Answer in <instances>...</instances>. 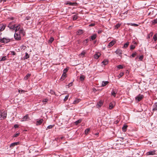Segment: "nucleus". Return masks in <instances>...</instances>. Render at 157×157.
<instances>
[{
  "mask_svg": "<svg viewBox=\"0 0 157 157\" xmlns=\"http://www.w3.org/2000/svg\"><path fill=\"white\" fill-rule=\"evenodd\" d=\"M128 45H129V42H126V43H125V44H124L123 46V48H126L128 47Z\"/></svg>",
  "mask_w": 157,
  "mask_h": 157,
  "instance_id": "473e14b6",
  "label": "nucleus"
},
{
  "mask_svg": "<svg viewBox=\"0 0 157 157\" xmlns=\"http://www.w3.org/2000/svg\"><path fill=\"white\" fill-rule=\"evenodd\" d=\"M115 41L112 40L109 43V47H111L115 43Z\"/></svg>",
  "mask_w": 157,
  "mask_h": 157,
  "instance_id": "6ab92c4d",
  "label": "nucleus"
},
{
  "mask_svg": "<svg viewBox=\"0 0 157 157\" xmlns=\"http://www.w3.org/2000/svg\"><path fill=\"white\" fill-rule=\"evenodd\" d=\"M117 93V91L116 89H112L111 92V95L112 96L115 97L116 96V94Z\"/></svg>",
  "mask_w": 157,
  "mask_h": 157,
  "instance_id": "1a4fd4ad",
  "label": "nucleus"
},
{
  "mask_svg": "<svg viewBox=\"0 0 157 157\" xmlns=\"http://www.w3.org/2000/svg\"><path fill=\"white\" fill-rule=\"evenodd\" d=\"M81 120H79L76 121L75 123V124L77 125L79 123H80L81 122Z\"/></svg>",
  "mask_w": 157,
  "mask_h": 157,
  "instance_id": "c03bdc74",
  "label": "nucleus"
},
{
  "mask_svg": "<svg viewBox=\"0 0 157 157\" xmlns=\"http://www.w3.org/2000/svg\"><path fill=\"white\" fill-rule=\"evenodd\" d=\"M103 104L102 101L101 100L100 101L98 102L97 104L96 105L97 107V108H99L101 107Z\"/></svg>",
  "mask_w": 157,
  "mask_h": 157,
  "instance_id": "4468645a",
  "label": "nucleus"
},
{
  "mask_svg": "<svg viewBox=\"0 0 157 157\" xmlns=\"http://www.w3.org/2000/svg\"><path fill=\"white\" fill-rule=\"evenodd\" d=\"M86 53V50H84L79 54V56L81 58H83L85 56V55Z\"/></svg>",
  "mask_w": 157,
  "mask_h": 157,
  "instance_id": "9b49d317",
  "label": "nucleus"
},
{
  "mask_svg": "<svg viewBox=\"0 0 157 157\" xmlns=\"http://www.w3.org/2000/svg\"><path fill=\"white\" fill-rule=\"evenodd\" d=\"M150 38V34H148L147 35V38Z\"/></svg>",
  "mask_w": 157,
  "mask_h": 157,
  "instance_id": "052dcab7",
  "label": "nucleus"
},
{
  "mask_svg": "<svg viewBox=\"0 0 157 157\" xmlns=\"http://www.w3.org/2000/svg\"><path fill=\"white\" fill-rule=\"evenodd\" d=\"M28 118H29V115H28V114H26L22 119L21 121H25Z\"/></svg>",
  "mask_w": 157,
  "mask_h": 157,
  "instance_id": "dca6fc26",
  "label": "nucleus"
},
{
  "mask_svg": "<svg viewBox=\"0 0 157 157\" xmlns=\"http://www.w3.org/2000/svg\"><path fill=\"white\" fill-rule=\"evenodd\" d=\"M67 77V75L66 74H63L62 75V76L60 78V79L62 80H64Z\"/></svg>",
  "mask_w": 157,
  "mask_h": 157,
  "instance_id": "5701e85b",
  "label": "nucleus"
},
{
  "mask_svg": "<svg viewBox=\"0 0 157 157\" xmlns=\"http://www.w3.org/2000/svg\"><path fill=\"white\" fill-rule=\"evenodd\" d=\"M19 144V143L18 142L12 143L10 144V147L11 148H13V147H14L16 145Z\"/></svg>",
  "mask_w": 157,
  "mask_h": 157,
  "instance_id": "9d476101",
  "label": "nucleus"
},
{
  "mask_svg": "<svg viewBox=\"0 0 157 157\" xmlns=\"http://www.w3.org/2000/svg\"><path fill=\"white\" fill-rule=\"evenodd\" d=\"M124 74V73L123 72H121L119 74V75H118V77L119 78H120L122 76H123V75Z\"/></svg>",
  "mask_w": 157,
  "mask_h": 157,
  "instance_id": "79ce46f5",
  "label": "nucleus"
},
{
  "mask_svg": "<svg viewBox=\"0 0 157 157\" xmlns=\"http://www.w3.org/2000/svg\"><path fill=\"white\" fill-rule=\"evenodd\" d=\"M77 19V17L76 15H74L73 17V20L74 21L76 20Z\"/></svg>",
  "mask_w": 157,
  "mask_h": 157,
  "instance_id": "a18cd8bd",
  "label": "nucleus"
},
{
  "mask_svg": "<svg viewBox=\"0 0 157 157\" xmlns=\"http://www.w3.org/2000/svg\"><path fill=\"white\" fill-rule=\"evenodd\" d=\"M102 63H103L104 65H106L108 63V61H104L102 62Z\"/></svg>",
  "mask_w": 157,
  "mask_h": 157,
  "instance_id": "3c124183",
  "label": "nucleus"
},
{
  "mask_svg": "<svg viewBox=\"0 0 157 157\" xmlns=\"http://www.w3.org/2000/svg\"><path fill=\"white\" fill-rule=\"evenodd\" d=\"M54 126V125H49L47 127V128H46V129H51Z\"/></svg>",
  "mask_w": 157,
  "mask_h": 157,
  "instance_id": "f704fd0d",
  "label": "nucleus"
},
{
  "mask_svg": "<svg viewBox=\"0 0 157 157\" xmlns=\"http://www.w3.org/2000/svg\"><path fill=\"white\" fill-rule=\"evenodd\" d=\"M94 24H90L89 25V26H94Z\"/></svg>",
  "mask_w": 157,
  "mask_h": 157,
  "instance_id": "bf43d9fd",
  "label": "nucleus"
},
{
  "mask_svg": "<svg viewBox=\"0 0 157 157\" xmlns=\"http://www.w3.org/2000/svg\"><path fill=\"white\" fill-rule=\"evenodd\" d=\"M5 27V25L2 24H0V32L4 30Z\"/></svg>",
  "mask_w": 157,
  "mask_h": 157,
  "instance_id": "f8f14e48",
  "label": "nucleus"
},
{
  "mask_svg": "<svg viewBox=\"0 0 157 157\" xmlns=\"http://www.w3.org/2000/svg\"><path fill=\"white\" fill-rule=\"evenodd\" d=\"M25 33L23 29H21L18 32H15V33L14 34V39L17 40H20L21 39V36H24Z\"/></svg>",
  "mask_w": 157,
  "mask_h": 157,
  "instance_id": "f257e3e1",
  "label": "nucleus"
},
{
  "mask_svg": "<svg viewBox=\"0 0 157 157\" xmlns=\"http://www.w3.org/2000/svg\"><path fill=\"white\" fill-rule=\"evenodd\" d=\"M49 92L52 94H55V92L53 90H50V91H49Z\"/></svg>",
  "mask_w": 157,
  "mask_h": 157,
  "instance_id": "4c0bfd02",
  "label": "nucleus"
},
{
  "mask_svg": "<svg viewBox=\"0 0 157 157\" xmlns=\"http://www.w3.org/2000/svg\"><path fill=\"white\" fill-rule=\"evenodd\" d=\"M29 23L30 24H31V23H32V21H29Z\"/></svg>",
  "mask_w": 157,
  "mask_h": 157,
  "instance_id": "e2e57ef3",
  "label": "nucleus"
},
{
  "mask_svg": "<svg viewBox=\"0 0 157 157\" xmlns=\"http://www.w3.org/2000/svg\"><path fill=\"white\" fill-rule=\"evenodd\" d=\"M54 40V38L51 37L48 41V43L51 44Z\"/></svg>",
  "mask_w": 157,
  "mask_h": 157,
  "instance_id": "c85d7f7f",
  "label": "nucleus"
},
{
  "mask_svg": "<svg viewBox=\"0 0 157 157\" xmlns=\"http://www.w3.org/2000/svg\"><path fill=\"white\" fill-rule=\"evenodd\" d=\"M121 25V24H119V23L117 24L116 25H115V29H118L120 27Z\"/></svg>",
  "mask_w": 157,
  "mask_h": 157,
  "instance_id": "7c9ffc66",
  "label": "nucleus"
},
{
  "mask_svg": "<svg viewBox=\"0 0 157 157\" xmlns=\"http://www.w3.org/2000/svg\"><path fill=\"white\" fill-rule=\"evenodd\" d=\"M31 17H25V23H26L27 24L29 23L28 21L27 22V21L29 20H30Z\"/></svg>",
  "mask_w": 157,
  "mask_h": 157,
  "instance_id": "cd10ccee",
  "label": "nucleus"
},
{
  "mask_svg": "<svg viewBox=\"0 0 157 157\" xmlns=\"http://www.w3.org/2000/svg\"><path fill=\"white\" fill-rule=\"evenodd\" d=\"M68 97H69V95H67V96H66V97H65V98H64V100H63L64 101H66L67 100V99H68Z\"/></svg>",
  "mask_w": 157,
  "mask_h": 157,
  "instance_id": "37998d69",
  "label": "nucleus"
},
{
  "mask_svg": "<svg viewBox=\"0 0 157 157\" xmlns=\"http://www.w3.org/2000/svg\"><path fill=\"white\" fill-rule=\"evenodd\" d=\"M155 47L156 48H157V44L156 45Z\"/></svg>",
  "mask_w": 157,
  "mask_h": 157,
  "instance_id": "338daca9",
  "label": "nucleus"
},
{
  "mask_svg": "<svg viewBox=\"0 0 157 157\" xmlns=\"http://www.w3.org/2000/svg\"><path fill=\"white\" fill-rule=\"evenodd\" d=\"M72 85H73V83L72 82H71L69 84L68 86L70 87V86H71Z\"/></svg>",
  "mask_w": 157,
  "mask_h": 157,
  "instance_id": "4d7b16f0",
  "label": "nucleus"
},
{
  "mask_svg": "<svg viewBox=\"0 0 157 157\" xmlns=\"http://www.w3.org/2000/svg\"><path fill=\"white\" fill-rule=\"evenodd\" d=\"M108 84V81H103L102 83V86H104Z\"/></svg>",
  "mask_w": 157,
  "mask_h": 157,
  "instance_id": "c756f323",
  "label": "nucleus"
},
{
  "mask_svg": "<svg viewBox=\"0 0 157 157\" xmlns=\"http://www.w3.org/2000/svg\"><path fill=\"white\" fill-rule=\"evenodd\" d=\"M18 127H19V125L17 124H15L14 125V127L15 128H17Z\"/></svg>",
  "mask_w": 157,
  "mask_h": 157,
  "instance_id": "5fc2aeb1",
  "label": "nucleus"
},
{
  "mask_svg": "<svg viewBox=\"0 0 157 157\" xmlns=\"http://www.w3.org/2000/svg\"><path fill=\"white\" fill-rule=\"evenodd\" d=\"M63 137H61V139H63Z\"/></svg>",
  "mask_w": 157,
  "mask_h": 157,
  "instance_id": "774afa93",
  "label": "nucleus"
},
{
  "mask_svg": "<svg viewBox=\"0 0 157 157\" xmlns=\"http://www.w3.org/2000/svg\"><path fill=\"white\" fill-rule=\"evenodd\" d=\"M8 27L10 28V29H12L13 30H14L15 29V25H11L10 24H9Z\"/></svg>",
  "mask_w": 157,
  "mask_h": 157,
  "instance_id": "412c9836",
  "label": "nucleus"
},
{
  "mask_svg": "<svg viewBox=\"0 0 157 157\" xmlns=\"http://www.w3.org/2000/svg\"><path fill=\"white\" fill-rule=\"evenodd\" d=\"M48 101V100L47 98H45V99H44L43 100V102H47Z\"/></svg>",
  "mask_w": 157,
  "mask_h": 157,
  "instance_id": "6e6d98bb",
  "label": "nucleus"
},
{
  "mask_svg": "<svg viewBox=\"0 0 157 157\" xmlns=\"http://www.w3.org/2000/svg\"><path fill=\"white\" fill-rule=\"evenodd\" d=\"M127 25H130L131 26H134L135 27L138 26L139 25V24H137L135 23H127Z\"/></svg>",
  "mask_w": 157,
  "mask_h": 157,
  "instance_id": "b1692460",
  "label": "nucleus"
},
{
  "mask_svg": "<svg viewBox=\"0 0 157 157\" xmlns=\"http://www.w3.org/2000/svg\"><path fill=\"white\" fill-rule=\"evenodd\" d=\"M6 0H2L3 1V2H5L6 1Z\"/></svg>",
  "mask_w": 157,
  "mask_h": 157,
  "instance_id": "0e129e2a",
  "label": "nucleus"
},
{
  "mask_svg": "<svg viewBox=\"0 0 157 157\" xmlns=\"http://www.w3.org/2000/svg\"><path fill=\"white\" fill-rule=\"evenodd\" d=\"M156 151L153 150L152 151H150L147 152V155H153L155 154V152Z\"/></svg>",
  "mask_w": 157,
  "mask_h": 157,
  "instance_id": "0eeeda50",
  "label": "nucleus"
},
{
  "mask_svg": "<svg viewBox=\"0 0 157 157\" xmlns=\"http://www.w3.org/2000/svg\"><path fill=\"white\" fill-rule=\"evenodd\" d=\"M11 54L13 55H16V53L14 51H12L11 52Z\"/></svg>",
  "mask_w": 157,
  "mask_h": 157,
  "instance_id": "864d4df0",
  "label": "nucleus"
},
{
  "mask_svg": "<svg viewBox=\"0 0 157 157\" xmlns=\"http://www.w3.org/2000/svg\"><path fill=\"white\" fill-rule=\"evenodd\" d=\"M128 126L127 125L124 124L122 128V131L124 132H125L127 130V128Z\"/></svg>",
  "mask_w": 157,
  "mask_h": 157,
  "instance_id": "a211bd4d",
  "label": "nucleus"
},
{
  "mask_svg": "<svg viewBox=\"0 0 157 157\" xmlns=\"http://www.w3.org/2000/svg\"><path fill=\"white\" fill-rule=\"evenodd\" d=\"M21 29L20 28V25L15 24L14 30L15 32H18Z\"/></svg>",
  "mask_w": 157,
  "mask_h": 157,
  "instance_id": "20e7f679",
  "label": "nucleus"
},
{
  "mask_svg": "<svg viewBox=\"0 0 157 157\" xmlns=\"http://www.w3.org/2000/svg\"><path fill=\"white\" fill-rule=\"evenodd\" d=\"M83 33V31L82 29H80L77 32V35H80Z\"/></svg>",
  "mask_w": 157,
  "mask_h": 157,
  "instance_id": "4be33fe9",
  "label": "nucleus"
},
{
  "mask_svg": "<svg viewBox=\"0 0 157 157\" xmlns=\"http://www.w3.org/2000/svg\"><path fill=\"white\" fill-rule=\"evenodd\" d=\"M6 113L4 111H2L0 112V118H4L6 117Z\"/></svg>",
  "mask_w": 157,
  "mask_h": 157,
  "instance_id": "f03ea898",
  "label": "nucleus"
},
{
  "mask_svg": "<svg viewBox=\"0 0 157 157\" xmlns=\"http://www.w3.org/2000/svg\"><path fill=\"white\" fill-rule=\"evenodd\" d=\"M96 90L95 89H94L93 90V91H96Z\"/></svg>",
  "mask_w": 157,
  "mask_h": 157,
  "instance_id": "69168bd1",
  "label": "nucleus"
},
{
  "mask_svg": "<svg viewBox=\"0 0 157 157\" xmlns=\"http://www.w3.org/2000/svg\"><path fill=\"white\" fill-rule=\"evenodd\" d=\"M81 100L79 98L76 99L75 100L73 101V104H77Z\"/></svg>",
  "mask_w": 157,
  "mask_h": 157,
  "instance_id": "2eb2a0df",
  "label": "nucleus"
},
{
  "mask_svg": "<svg viewBox=\"0 0 157 157\" xmlns=\"http://www.w3.org/2000/svg\"><path fill=\"white\" fill-rule=\"evenodd\" d=\"M1 42V43H8L10 41V40L3 38L2 39H0Z\"/></svg>",
  "mask_w": 157,
  "mask_h": 157,
  "instance_id": "39448f33",
  "label": "nucleus"
},
{
  "mask_svg": "<svg viewBox=\"0 0 157 157\" xmlns=\"http://www.w3.org/2000/svg\"><path fill=\"white\" fill-rule=\"evenodd\" d=\"M85 76L83 75H81L80 76V79L82 81H83L84 80Z\"/></svg>",
  "mask_w": 157,
  "mask_h": 157,
  "instance_id": "72a5a7b5",
  "label": "nucleus"
},
{
  "mask_svg": "<svg viewBox=\"0 0 157 157\" xmlns=\"http://www.w3.org/2000/svg\"><path fill=\"white\" fill-rule=\"evenodd\" d=\"M153 108L152 109L153 112L157 111V102L155 103L153 105Z\"/></svg>",
  "mask_w": 157,
  "mask_h": 157,
  "instance_id": "f3484780",
  "label": "nucleus"
},
{
  "mask_svg": "<svg viewBox=\"0 0 157 157\" xmlns=\"http://www.w3.org/2000/svg\"><path fill=\"white\" fill-rule=\"evenodd\" d=\"M153 38L155 41H156L157 40V36L156 35H155L154 36Z\"/></svg>",
  "mask_w": 157,
  "mask_h": 157,
  "instance_id": "09e8293b",
  "label": "nucleus"
},
{
  "mask_svg": "<svg viewBox=\"0 0 157 157\" xmlns=\"http://www.w3.org/2000/svg\"><path fill=\"white\" fill-rule=\"evenodd\" d=\"M25 54V56L24 57V59H27L29 58V56L27 53L26 52Z\"/></svg>",
  "mask_w": 157,
  "mask_h": 157,
  "instance_id": "2f4dec72",
  "label": "nucleus"
},
{
  "mask_svg": "<svg viewBox=\"0 0 157 157\" xmlns=\"http://www.w3.org/2000/svg\"><path fill=\"white\" fill-rule=\"evenodd\" d=\"M99 134L98 133H97L95 134V135L96 136H98Z\"/></svg>",
  "mask_w": 157,
  "mask_h": 157,
  "instance_id": "680f3d73",
  "label": "nucleus"
},
{
  "mask_svg": "<svg viewBox=\"0 0 157 157\" xmlns=\"http://www.w3.org/2000/svg\"><path fill=\"white\" fill-rule=\"evenodd\" d=\"M89 41V39H85L84 40V41H85L86 43H87Z\"/></svg>",
  "mask_w": 157,
  "mask_h": 157,
  "instance_id": "13d9d810",
  "label": "nucleus"
},
{
  "mask_svg": "<svg viewBox=\"0 0 157 157\" xmlns=\"http://www.w3.org/2000/svg\"><path fill=\"white\" fill-rule=\"evenodd\" d=\"M101 54L99 53H98L94 55V58L95 59H97L100 56Z\"/></svg>",
  "mask_w": 157,
  "mask_h": 157,
  "instance_id": "a878e982",
  "label": "nucleus"
},
{
  "mask_svg": "<svg viewBox=\"0 0 157 157\" xmlns=\"http://www.w3.org/2000/svg\"><path fill=\"white\" fill-rule=\"evenodd\" d=\"M144 97L143 95L139 94L136 97V99L139 102L140 101L144 98Z\"/></svg>",
  "mask_w": 157,
  "mask_h": 157,
  "instance_id": "423d86ee",
  "label": "nucleus"
},
{
  "mask_svg": "<svg viewBox=\"0 0 157 157\" xmlns=\"http://www.w3.org/2000/svg\"><path fill=\"white\" fill-rule=\"evenodd\" d=\"M136 53H133L132 54V55L131 56H130V57H135V56H136Z\"/></svg>",
  "mask_w": 157,
  "mask_h": 157,
  "instance_id": "de8ad7c7",
  "label": "nucleus"
},
{
  "mask_svg": "<svg viewBox=\"0 0 157 157\" xmlns=\"http://www.w3.org/2000/svg\"><path fill=\"white\" fill-rule=\"evenodd\" d=\"M31 74H27L24 77V79L25 80H27L30 76H31Z\"/></svg>",
  "mask_w": 157,
  "mask_h": 157,
  "instance_id": "393cba45",
  "label": "nucleus"
},
{
  "mask_svg": "<svg viewBox=\"0 0 157 157\" xmlns=\"http://www.w3.org/2000/svg\"><path fill=\"white\" fill-rule=\"evenodd\" d=\"M152 23L155 24L157 23V18L155 19L152 21Z\"/></svg>",
  "mask_w": 157,
  "mask_h": 157,
  "instance_id": "58836bf2",
  "label": "nucleus"
},
{
  "mask_svg": "<svg viewBox=\"0 0 157 157\" xmlns=\"http://www.w3.org/2000/svg\"><path fill=\"white\" fill-rule=\"evenodd\" d=\"M115 105V102L114 101H112L109 104V109H112Z\"/></svg>",
  "mask_w": 157,
  "mask_h": 157,
  "instance_id": "7ed1b4c3",
  "label": "nucleus"
},
{
  "mask_svg": "<svg viewBox=\"0 0 157 157\" xmlns=\"http://www.w3.org/2000/svg\"><path fill=\"white\" fill-rule=\"evenodd\" d=\"M117 67L119 69H122L123 68V66L122 65H119L117 66Z\"/></svg>",
  "mask_w": 157,
  "mask_h": 157,
  "instance_id": "c9c22d12",
  "label": "nucleus"
},
{
  "mask_svg": "<svg viewBox=\"0 0 157 157\" xmlns=\"http://www.w3.org/2000/svg\"><path fill=\"white\" fill-rule=\"evenodd\" d=\"M97 37V35L96 34H94L92 35L91 36V38L90 39V41L94 40Z\"/></svg>",
  "mask_w": 157,
  "mask_h": 157,
  "instance_id": "aec40b11",
  "label": "nucleus"
},
{
  "mask_svg": "<svg viewBox=\"0 0 157 157\" xmlns=\"http://www.w3.org/2000/svg\"><path fill=\"white\" fill-rule=\"evenodd\" d=\"M68 69L67 68L65 69L63 71V74H66V72L67 71Z\"/></svg>",
  "mask_w": 157,
  "mask_h": 157,
  "instance_id": "ea45409f",
  "label": "nucleus"
},
{
  "mask_svg": "<svg viewBox=\"0 0 157 157\" xmlns=\"http://www.w3.org/2000/svg\"><path fill=\"white\" fill-rule=\"evenodd\" d=\"M144 58V56L142 55L139 57V59L140 61H142Z\"/></svg>",
  "mask_w": 157,
  "mask_h": 157,
  "instance_id": "e433bc0d",
  "label": "nucleus"
},
{
  "mask_svg": "<svg viewBox=\"0 0 157 157\" xmlns=\"http://www.w3.org/2000/svg\"><path fill=\"white\" fill-rule=\"evenodd\" d=\"M135 48V46L133 45H131L130 46V49L131 50L134 49Z\"/></svg>",
  "mask_w": 157,
  "mask_h": 157,
  "instance_id": "a19ab883",
  "label": "nucleus"
},
{
  "mask_svg": "<svg viewBox=\"0 0 157 157\" xmlns=\"http://www.w3.org/2000/svg\"><path fill=\"white\" fill-rule=\"evenodd\" d=\"M6 59V56H3L2 57L0 61H4V60H5Z\"/></svg>",
  "mask_w": 157,
  "mask_h": 157,
  "instance_id": "49530a36",
  "label": "nucleus"
},
{
  "mask_svg": "<svg viewBox=\"0 0 157 157\" xmlns=\"http://www.w3.org/2000/svg\"><path fill=\"white\" fill-rule=\"evenodd\" d=\"M43 121L44 120L42 119L37 120L36 122V125L37 126L40 125L43 123Z\"/></svg>",
  "mask_w": 157,
  "mask_h": 157,
  "instance_id": "6e6552de",
  "label": "nucleus"
},
{
  "mask_svg": "<svg viewBox=\"0 0 157 157\" xmlns=\"http://www.w3.org/2000/svg\"><path fill=\"white\" fill-rule=\"evenodd\" d=\"M75 4V3H72L68 1L67 2L65 3L66 5H69L70 6H74Z\"/></svg>",
  "mask_w": 157,
  "mask_h": 157,
  "instance_id": "bb28decb",
  "label": "nucleus"
},
{
  "mask_svg": "<svg viewBox=\"0 0 157 157\" xmlns=\"http://www.w3.org/2000/svg\"><path fill=\"white\" fill-rule=\"evenodd\" d=\"M19 133H17L15 134L14 135V137H17L19 135Z\"/></svg>",
  "mask_w": 157,
  "mask_h": 157,
  "instance_id": "603ef678",
  "label": "nucleus"
},
{
  "mask_svg": "<svg viewBox=\"0 0 157 157\" xmlns=\"http://www.w3.org/2000/svg\"><path fill=\"white\" fill-rule=\"evenodd\" d=\"M90 131V129H86L85 131V133L86 134H87Z\"/></svg>",
  "mask_w": 157,
  "mask_h": 157,
  "instance_id": "8fccbe9b",
  "label": "nucleus"
},
{
  "mask_svg": "<svg viewBox=\"0 0 157 157\" xmlns=\"http://www.w3.org/2000/svg\"><path fill=\"white\" fill-rule=\"evenodd\" d=\"M122 51L120 49H117V50L115 52L119 56H120L121 57V54H122Z\"/></svg>",
  "mask_w": 157,
  "mask_h": 157,
  "instance_id": "ddd939ff",
  "label": "nucleus"
}]
</instances>
